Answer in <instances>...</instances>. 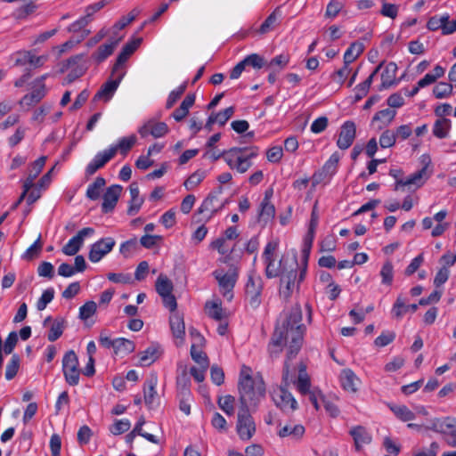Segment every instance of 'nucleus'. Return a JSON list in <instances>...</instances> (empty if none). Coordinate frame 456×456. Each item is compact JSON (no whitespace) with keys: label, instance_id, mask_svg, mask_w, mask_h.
<instances>
[{"label":"nucleus","instance_id":"obj_1","mask_svg":"<svg viewBox=\"0 0 456 456\" xmlns=\"http://www.w3.org/2000/svg\"><path fill=\"white\" fill-rule=\"evenodd\" d=\"M302 322V310L299 305L293 306L281 324H278L272 336L268 346L271 356H278L283 348L287 351V358L284 362L283 382L288 387L290 382L295 383L298 392L306 395L311 390L310 377L306 372L304 363L298 365V376L294 379L290 374L289 361L293 359L301 349L305 333V326Z\"/></svg>","mask_w":456,"mask_h":456},{"label":"nucleus","instance_id":"obj_2","mask_svg":"<svg viewBox=\"0 0 456 456\" xmlns=\"http://www.w3.org/2000/svg\"><path fill=\"white\" fill-rule=\"evenodd\" d=\"M249 370L243 368L239 381L240 407L248 409L256 407L265 394V387L261 378L253 379Z\"/></svg>","mask_w":456,"mask_h":456},{"label":"nucleus","instance_id":"obj_3","mask_svg":"<svg viewBox=\"0 0 456 456\" xmlns=\"http://www.w3.org/2000/svg\"><path fill=\"white\" fill-rule=\"evenodd\" d=\"M256 153L251 151L247 153V148L234 147L223 151V159L231 169L243 174L252 166L251 159L256 157Z\"/></svg>","mask_w":456,"mask_h":456},{"label":"nucleus","instance_id":"obj_4","mask_svg":"<svg viewBox=\"0 0 456 456\" xmlns=\"http://www.w3.org/2000/svg\"><path fill=\"white\" fill-rule=\"evenodd\" d=\"M213 276L218 282L221 294L228 301H231L233 297L232 290L238 280L237 270L235 268H230L228 271H224L219 268L213 272Z\"/></svg>","mask_w":456,"mask_h":456},{"label":"nucleus","instance_id":"obj_5","mask_svg":"<svg viewBox=\"0 0 456 456\" xmlns=\"http://www.w3.org/2000/svg\"><path fill=\"white\" fill-rule=\"evenodd\" d=\"M264 283L262 277L256 272L248 274L245 286L246 299L252 308H257L261 304V294Z\"/></svg>","mask_w":456,"mask_h":456},{"label":"nucleus","instance_id":"obj_6","mask_svg":"<svg viewBox=\"0 0 456 456\" xmlns=\"http://www.w3.org/2000/svg\"><path fill=\"white\" fill-rule=\"evenodd\" d=\"M62 372L65 381L69 386H77L79 383V362L78 358L73 350L68 351L62 358Z\"/></svg>","mask_w":456,"mask_h":456},{"label":"nucleus","instance_id":"obj_7","mask_svg":"<svg viewBox=\"0 0 456 456\" xmlns=\"http://www.w3.org/2000/svg\"><path fill=\"white\" fill-rule=\"evenodd\" d=\"M423 164L424 166L420 170H418L417 172L411 174L404 180H397L395 182V190L399 191L403 187H415L419 188L421 187L427 180L430 177L432 171L429 169V159L428 158L423 156Z\"/></svg>","mask_w":456,"mask_h":456},{"label":"nucleus","instance_id":"obj_8","mask_svg":"<svg viewBox=\"0 0 456 456\" xmlns=\"http://www.w3.org/2000/svg\"><path fill=\"white\" fill-rule=\"evenodd\" d=\"M236 432L242 441L250 440L256 433V423L248 409L240 408L237 416Z\"/></svg>","mask_w":456,"mask_h":456},{"label":"nucleus","instance_id":"obj_9","mask_svg":"<svg viewBox=\"0 0 456 456\" xmlns=\"http://www.w3.org/2000/svg\"><path fill=\"white\" fill-rule=\"evenodd\" d=\"M279 242L275 240H270L265 247L262 257L265 265V275L267 278L277 277L281 271V262L276 263V254Z\"/></svg>","mask_w":456,"mask_h":456},{"label":"nucleus","instance_id":"obj_10","mask_svg":"<svg viewBox=\"0 0 456 456\" xmlns=\"http://www.w3.org/2000/svg\"><path fill=\"white\" fill-rule=\"evenodd\" d=\"M306 273V267H304L297 274V269H292L281 274L280 293L284 297L291 296L293 291L297 289L298 284L304 281Z\"/></svg>","mask_w":456,"mask_h":456},{"label":"nucleus","instance_id":"obj_11","mask_svg":"<svg viewBox=\"0 0 456 456\" xmlns=\"http://www.w3.org/2000/svg\"><path fill=\"white\" fill-rule=\"evenodd\" d=\"M223 187L218 186L208 196L203 200L201 206L199 208L200 213L208 212L212 216L218 212L229 202L228 200H221L219 197L223 193Z\"/></svg>","mask_w":456,"mask_h":456},{"label":"nucleus","instance_id":"obj_12","mask_svg":"<svg viewBox=\"0 0 456 456\" xmlns=\"http://www.w3.org/2000/svg\"><path fill=\"white\" fill-rule=\"evenodd\" d=\"M116 241L112 237L102 238L91 245L88 258L92 263H98L115 247Z\"/></svg>","mask_w":456,"mask_h":456},{"label":"nucleus","instance_id":"obj_13","mask_svg":"<svg viewBox=\"0 0 456 456\" xmlns=\"http://www.w3.org/2000/svg\"><path fill=\"white\" fill-rule=\"evenodd\" d=\"M272 396L276 406L283 411H294L297 408V402L285 386L274 389Z\"/></svg>","mask_w":456,"mask_h":456},{"label":"nucleus","instance_id":"obj_14","mask_svg":"<svg viewBox=\"0 0 456 456\" xmlns=\"http://www.w3.org/2000/svg\"><path fill=\"white\" fill-rule=\"evenodd\" d=\"M94 233V229L86 227L73 236L62 248V253L66 256H75L81 248L84 240Z\"/></svg>","mask_w":456,"mask_h":456},{"label":"nucleus","instance_id":"obj_15","mask_svg":"<svg viewBox=\"0 0 456 456\" xmlns=\"http://www.w3.org/2000/svg\"><path fill=\"white\" fill-rule=\"evenodd\" d=\"M10 60L14 66H25L29 64L31 67H40L46 61V56H36L30 51H18L10 56Z\"/></svg>","mask_w":456,"mask_h":456},{"label":"nucleus","instance_id":"obj_16","mask_svg":"<svg viewBox=\"0 0 456 456\" xmlns=\"http://www.w3.org/2000/svg\"><path fill=\"white\" fill-rule=\"evenodd\" d=\"M123 76L124 74L118 75L117 78L109 79L104 84H102L98 92L94 94L93 101H102L103 102H108L110 101L117 89L118 88Z\"/></svg>","mask_w":456,"mask_h":456},{"label":"nucleus","instance_id":"obj_17","mask_svg":"<svg viewBox=\"0 0 456 456\" xmlns=\"http://www.w3.org/2000/svg\"><path fill=\"white\" fill-rule=\"evenodd\" d=\"M356 134V126L353 121H346L340 128L337 145L341 150L348 149L354 142Z\"/></svg>","mask_w":456,"mask_h":456},{"label":"nucleus","instance_id":"obj_18","mask_svg":"<svg viewBox=\"0 0 456 456\" xmlns=\"http://www.w3.org/2000/svg\"><path fill=\"white\" fill-rule=\"evenodd\" d=\"M157 385L158 377L155 374H151L147 379L143 386L144 403L150 409L154 408L159 403V395L156 390Z\"/></svg>","mask_w":456,"mask_h":456},{"label":"nucleus","instance_id":"obj_19","mask_svg":"<svg viewBox=\"0 0 456 456\" xmlns=\"http://www.w3.org/2000/svg\"><path fill=\"white\" fill-rule=\"evenodd\" d=\"M430 428L443 434L444 437L456 436V418L435 419L431 421Z\"/></svg>","mask_w":456,"mask_h":456},{"label":"nucleus","instance_id":"obj_20","mask_svg":"<svg viewBox=\"0 0 456 456\" xmlns=\"http://www.w3.org/2000/svg\"><path fill=\"white\" fill-rule=\"evenodd\" d=\"M114 149H107L98 152L86 167V175H93L114 157Z\"/></svg>","mask_w":456,"mask_h":456},{"label":"nucleus","instance_id":"obj_21","mask_svg":"<svg viewBox=\"0 0 456 456\" xmlns=\"http://www.w3.org/2000/svg\"><path fill=\"white\" fill-rule=\"evenodd\" d=\"M168 132V126L164 122H156L154 120H149L144 123L139 129L138 133L142 137H146L149 134L154 138L163 137Z\"/></svg>","mask_w":456,"mask_h":456},{"label":"nucleus","instance_id":"obj_22","mask_svg":"<svg viewBox=\"0 0 456 456\" xmlns=\"http://www.w3.org/2000/svg\"><path fill=\"white\" fill-rule=\"evenodd\" d=\"M121 191L122 186L118 184H114L107 188L103 194V201L102 204V210L103 213H109L114 209L120 197Z\"/></svg>","mask_w":456,"mask_h":456},{"label":"nucleus","instance_id":"obj_23","mask_svg":"<svg viewBox=\"0 0 456 456\" xmlns=\"http://www.w3.org/2000/svg\"><path fill=\"white\" fill-rule=\"evenodd\" d=\"M339 381L344 390L351 393L358 391L361 379L351 369H344L339 375Z\"/></svg>","mask_w":456,"mask_h":456},{"label":"nucleus","instance_id":"obj_24","mask_svg":"<svg viewBox=\"0 0 456 456\" xmlns=\"http://www.w3.org/2000/svg\"><path fill=\"white\" fill-rule=\"evenodd\" d=\"M123 39V37H110V42L102 45L92 54V58L97 62L101 63L112 54L118 43Z\"/></svg>","mask_w":456,"mask_h":456},{"label":"nucleus","instance_id":"obj_25","mask_svg":"<svg viewBox=\"0 0 456 456\" xmlns=\"http://www.w3.org/2000/svg\"><path fill=\"white\" fill-rule=\"evenodd\" d=\"M163 349L159 344H151L139 354V364L150 366L155 362L162 354Z\"/></svg>","mask_w":456,"mask_h":456},{"label":"nucleus","instance_id":"obj_26","mask_svg":"<svg viewBox=\"0 0 456 456\" xmlns=\"http://www.w3.org/2000/svg\"><path fill=\"white\" fill-rule=\"evenodd\" d=\"M305 432V427L301 424H286L284 426L280 425V428L277 431V435L281 438L289 437L293 441H299L302 439Z\"/></svg>","mask_w":456,"mask_h":456},{"label":"nucleus","instance_id":"obj_27","mask_svg":"<svg viewBox=\"0 0 456 456\" xmlns=\"http://www.w3.org/2000/svg\"><path fill=\"white\" fill-rule=\"evenodd\" d=\"M142 42V38H135L127 42L122 48L121 52L118 55L116 63L113 67V72H116L120 66H122L133 53L137 49Z\"/></svg>","mask_w":456,"mask_h":456},{"label":"nucleus","instance_id":"obj_28","mask_svg":"<svg viewBox=\"0 0 456 456\" xmlns=\"http://www.w3.org/2000/svg\"><path fill=\"white\" fill-rule=\"evenodd\" d=\"M349 434L354 439V446L357 451H360L364 445L371 442V435L362 426L352 428Z\"/></svg>","mask_w":456,"mask_h":456},{"label":"nucleus","instance_id":"obj_29","mask_svg":"<svg viewBox=\"0 0 456 456\" xmlns=\"http://www.w3.org/2000/svg\"><path fill=\"white\" fill-rule=\"evenodd\" d=\"M397 65L395 62H389L381 73V84L379 86V91L386 90L395 84Z\"/></svg>","mask_w":456,"mask_h":456},{"label":"nucleus","instance_id":"obj_30","mask_svg":"<svg viewBox=\"0 0 456 456\" xmlns=\"http://www.w3.org/2000/svg\"><path fill=\"white\" fill-rule=\"evenodd\" d=\"M169 324L173 336L182 343L185 335V325L183 315L178 312L172 313L169 317Z\"/></svg>","mask_w":456,"mask_h":456},{"label":"nucleus","instance_id":"obj_31","mask_svg":"<svg viewBox=\"0 0 456 456\" xmlns=\"http://www.w3.org/2000/svg\"><path fill=\"white\" fill-rule=\"evenodd\" d=\"M45 95V86L42 85L38 88H35L30 94L24 95L20 104L22 108L28 110L29 108L37 104Z\"/></svg>","mask_w":456,"mask_h":456},{"label":"nucleus","instance_id":"obj_32","mask_svg":"<svg viewBox=\"0 0 456 456\" xmlns=\"http://www.w3.org/2000/svg\"><path fill=\"white\" fill-rule=\"evenodd\" d=\"M417 309V304L406 305L405 299L398 296L392 307L391 314L395 319H401L408 311L415 313Z\"/></svg>","mask_w":456,"mask_h":456},{"label":"nucleus","instance_id":"obj_33","mask_svg":"<svg viewBox=\"0 0 456 456\" xmlns=\"http://www.w3.org/2000/svg\"><path fill=\"white\" fill-rule=\"evenodd\" d=\"M68 64L69 67L77 66L74 70L69 75L73 76V77H77L82 76L87 69V60L86 55L84 53L77 54L69 59Z\"/></svg>","mask_w":456,"mask_h":456},{"label":"nucleus","instance_id":"obj_34","mask_svg":"<svg viewBox=\"0 0 456 456\" xmlns=\"http://www.w3.org/2000/svg\"><path fill=\"white\" fill-rule=\"evenodd\" d=\"M395 115V110L391 109H385L375 114L372 122L377 124V129L381 130L387 126L394 120Z\"/></svg>","mask_w":456,"mask_h":456},{"label":"nucleus","instance_id":"obj_35","mask_svg":"<svg viewBox=\"0 0 456 456\" xmlns=\"http://www.w3.org/2000/svg\"><path fill=\"white\" fill-rule=\"evenodd\" d=\"M187 376L186 371L183 370V376L177 378V385L183 387V398L180 401L179 408L184 412L186 415L191 413V404H190V391L187 388Z\"/></svg>","mask_w":456,"mask_h":456},{"label":"nucleus","instance_id":"obj_36","mask_svg":"<svg viewBox=\"0 0 456 456\" xmlns=\"http://www.w3.org/2000/svg\"><path fill=\"white\" fill-rule=\"evenodd\" d=\"M130 191V205L128 208L129 215H134L137 213L143 203V199L140 197V191L138 185L135 183H132L129 186Z\"/></svg>","mask_w":456,"mask_h":456},{"label":"nucleus","instance_id":"obj_37","mask_svg":"<svg viewBox=\"0 0 456 456\" xmlns=\"http://www.w3.org/2000/svg\"><path fill=\"white\" fill-rule=\"evenodd\" d=\"M195 102V95L194 94H188L183 99L182 103L180 104L179 108H177L172 114V117L176 121L183 120L188 114L190 108L194 104Z\"/></svg>","mask_w":456,"mask_h":456},{"label":"nucleus","instance_id":"obj_38","mask_svg":"<svg viewBox=\"0 0 456 456\" xmlns=\"http://www.w3.org/2000/svg\"><path fill=\"white\" fill-rule=\"evenodd\" d=\"M281 18V12L279 8H276L262 23L258 29V33L264 35L272 31L279 23Z\"/></svg>","mask_w":456,"mask_h":456},{"label":"nucleus","instance_id":"obj_39","mask_svg":"<svg viewBox=\"0 0 456 456\" xmlns=\"http://www.w3.org/2000/svg\"><path fill=\"white\" fill-rule=\"evenodd\" d=\"M363 50L364 45L362 43H352L344 54V62L346 64L354 62L362 53Z\"/></svg>","mask_w":456,"mask_h":456},{"label":"nucleus","instance_id":"obj_40","mask_svg":"<svg viewBox=\"0 0 456 456\" xmlns=\"http://www.w3.org/2000/svg\"><path fill=\"white\" fill-rule=\"evenodd\" d=\"M452 122L448 118H438L433 126V134L439 138H445L448 135Z\"/></svg>","mask_w":456,"mask_h":456},{"label":"nucleus","instance_id":"obj_41","mask_svg":"<svg viewBox=\"0 0 456 456\" xmlns=\"http://www.w3.org/2000/svg\"><path fill=\"white\" fill-rule=\"evenodd\" d=\"M136 136L134 134H131L126 137L121 138L117 145L110 146V149H114V155L118 151H120L123 155H126V153L133 148V146L136 142Z\"/></svg>","mask_w":456,"mask_h":456},{"label":"nucleus","instance_id":"obj_42","mask_svg":"<svg viewBox=\"0 0 456 456\" xmlns=\"http://www.w3.org/2000/svg\"><path fill=\"white\" fill-rule=\"evenodd\" d=\"M156 291L160 297L167 296L173 292L172 281L163 274H160L156 281Z\"/></svg>","mask_w":456,"mask_h":456},{"label":"nucleus","instance_id":"obj_43","mask_svg":"<svg viewBox=\"0 0 456 456\" xmlns=\"http://www.w3.org/2000/svg\"><path fill=\"white\" fill-rule=\"evenodd\" d=\"M105 184L106 181L103 177H97L94 182L88 186L86 190V197L92 200H98Z\"/></svg>","mask_w":456,"mask_h":456},{"label":"nucleus","instance_id":"obj_44","mask_svg":"<svg viewBox=\"0 0 456 456\" xmlns=\"http://www.w3.org/2000/svg\"><path fill=\"white\" fill-rule=\"evenodd\" d=\"M135 346L133 341L124 338H118L114 339V353L116 354H127L132 353L134 350Z\"/></svg>","mask_w":456,"mask_h":456},{"label":"nucleus","instance_id":"obj_45","mask_svg":"<svg viewBox=\"0 0 456 456\" xmlns=\"http://www.w3.org/2000/svg\"><path fill=\"white\" fill-rule=\"evenodd\" d=\"M65 328V322L61 318L55 319L51 327L50 330L47 334V338L49 341L53 342L57 340L63 333Z\"/></svg>","mask_w":456,"mask_h":456},{"label":"nucleus","instance_id":"obj_46","mask_svg":"<svg viewBox=\"0 0 456 456\" xmlns=\"http://www.w3.org/2000/svg\"><path fill=\"white\" fill-rule=\"evenodd\" d=\"M220 409L227 415H233L235 410V398L232 395H226L220 396L217 401Z\"/></svg>","mask_w":456,"mask_h":456},{"label":"nucleus","instance_id":"obj_47","mask_svg":"<svg viewBox=\"0 0 456 456\" xmlns=\"http://www.w3.org/2000/svg\"><path fill=\"white\" fill-rule=\"evenodd\" d=\"M205 308L207 314L216 321H222L224 317L221 304L217 301L207 303Z\"/></svg>","mask_w":456,"mask_h":456},{"label":"nucleus","instance_id":"obj_48","mask_svg":"<svg viewBox=\"0 0 456 456\" xmlns=\"http://www.w3.org/2000/svg\"><path fill=\"white\" fill-rule=\"evenodd\" d=\"M390 409L402 421H410L415 419V414L405 405H393Z\"/></svg>","mask_w":456,"mask_h":456},{"label":"nucleus","instance_id":"obj_49","mask_svg":"<svg viewBox=\"0 0 456 456\" xmlns=\"http://www.w3.org/2000/svg\"><path fill=\"white\" fill-rule=\"evenodd\" d=\"M453 92V86L450 83L440 82L433 89V94L437 99H444L450 96Z\"/></svg>","mask_w":456,"mask_h":456},{"label":"nucleus","instance_id":"obj_50","mask_svg":"<svg viewBox=\"0 0 456 456\" xmlns=\"http://www.w3.org/2000/svg\"><path fill=\"white\" fill-rule=\"evenodd\" d=\"M445 21H447V13H444L443 15H435L430 17L428 20L427 28L430 31L441 29L443 32Z\"/></svg>","mask_w":456,"mask_h":456},{"label":"nucleus","instance_id":"obj_51","mask_svg":"<svg viewBox=\"0 0 456 456\" xmlns=\"http://www.w3.org/2000/svg\"><path fill=\"white\" fill-rule=\"evenodd\" d=\"M289 58L287 54H280L273 58L267 64L270 70L280 72L289 63Z\"/></svg>","mask_w":456,"mask_h":456},{"label":"nucleus","instance_id":"obj_52","mask_svg":"<svg viewBox=\"0 0 456 456\" xmlns=\"http://www.w3.org/2000/svg\"><path fill=\"white\" fill-rule=\"evenodd\" d=\"M274 214H275L274 206L270 202V200H268L267 195H266L261 203L259 216H260V218L265 219V221H268L269 219H271L274 216Z\"/></svg>","mask_w":456,"mask_h":456},{"label":"nucleus","instance_id":"obj_53","mask_svg":"<svg viewBox=\"0 0 456 456\" xmlns=\"http://www.w3.org/2000/svg\"><path fill=\"white\" fill-rule=\"evenodd\" d=\"M20 367V357L17 354H13L6 365L5 369V379L7 380L12 379L18 372Z\"/></svg>","mask_w":456,"mask_h":456},{"label":"nucleus","instance_id":"obj_54","mask_svg":"<svg viewBox=\"0 0 456 456\" xmlns=\"http://www.w3.org/2000/svg\"><path fill=\"white\" fill-rule=\"evenodd\" d=\"M344 6L345 4L339 0H330L326 7L325 17L334 19Z\"/></svg>","mask_w":456,"mask_h":456},{"label":"nucleus","instance_id":"obj_55","mask_svg":"<svg viewBox=\"0 0 456 456\" xmlns=\"http://www.w3.org/2000/svg\"><path fill=\"white\" fill-rule=\"evenodd\" d=\"M131 428V422L127 419H118L110 428V431L114 436L121 435L129 430Z\"/></svg>","mask_w":456,"mask_h":456},{"label":"nucleus","instance_id":"obj_56","mask_svg":"<svg viewBox=\"0 0 456 456\" xmlns=\"http://www.w3.org/2000/svg\"><path fill=\"white\" fill-rule=\"evenodd\" d=\"M396 134L394 131L387 129L379 137V145L381 148H390L395 145Z\"/></svg>","mask_w":456,"mask_h":456},{"label":"nucleus","instance_id":"obj_57","mask_svg":"<svg viewBox=\"0 0 456 456\" xmlns=\"http://www.w3.org/2000/svg\"><path fill=\"white\" fill-rule=\"evenodd\" d=\"M380 276L382 279V283L385 285H391L394 279V267L392 263L386 262L381 270Z\"/></svg>","mask_w":456,"mask_h":456},{"label":"nucleus","instance_id":"obj_58","mask_svg":"<svg viewBox=\"0 0 456 456\" xmlns=\"http://www.w3.org/2000/svg\"><path fill=\"white\" fill-rule=\"evenodd\" d=\"M382 7L380 10V13L384 17H387L390 19H395L398 15L399 6L395 4H389L386 2V0H381Z\"/></svg>","mask_w":456,"mask_h":456},{"label":"nucleus","instance_id":"obj_59","mask_svg":"<svg viewBox=\"0 0 456 456\" xmlns=\"http://www.w3.org/2000/svg\"><path fill=\"white\" fill-rule=\"evenodd\" d=\"M245 66H251L254 69H261L265 66V59L257 53L248 55L242 60Z\"/></svg>","mask_w":456,"mask_h":456},{"label":"nucleus","instance_id":"obj_60","mask_svg":"<svg viewBox=\"0 0 456 456\" xmlns=\"http://www.w3.org/2000/svg\"><path fill=\"white\" fill-rule=\"evenodd\" d=\"M395 338V333L394 331L386 330L383 331L376 339L374 340V345L378 347H384L390 343H392Z\"/></svg>","mask_w":456,"mask_h":456},{"label":"nucleus","instance_id":"obj_61","mask_svg":"<svg viewBox=\"0 0 456 456\" xmlns=\"http://www.w3.org/2000/svg\"><path fill=\"white\" fill-rule=\"evenodd\" d=\"M205 178V172L197 171L190 175L184 182V186L187 190H192L198 186Z\"/></svg>","mask_w":456,"mask_h":456},{"label":"nucleus","instance_id":"obj_62","mask_svg":"<svg viewBox=\"0 0 456 456\" xmlns=\"http://www.w3.org/2000/svg\"><path fill=\"white\" fill-rule=\"evenodd\" d=\"M96 303L94 301H88L79 308V318L82 320H87L92 317L96 312Z\"/></svg>","mask_w":456,"mask_h":456},{"label":"nucleus","instance_id":"obj_63","mask_svg":"<svg viewBox=\"0 0 456 456\" xmlns=\"http://www.w3.org/2000/svg\"><path fill=\"white\" fill-rule=\"evenodd\" d=\"M191 358L201 367H208V361L207 355L201 350L198 349L195 345H192L191 347Z\"/></svg>","mask_w":456,"mask_h":456},{"label":"nucleus","instance_id":"obj_64","mask_svg":"<svg viewBox=\"0 0 456 456\" xmlns=\"http://www.w3.org/2000/svg\"><path fill=\"white\" fill-rule=\"evenodd\" d=\"M54 290L53 289H45L37 303V308L38 311L45 309L46 305L53 299Z\"/></svg>","mask_w":456,"mask_h":456}]
</instances>
